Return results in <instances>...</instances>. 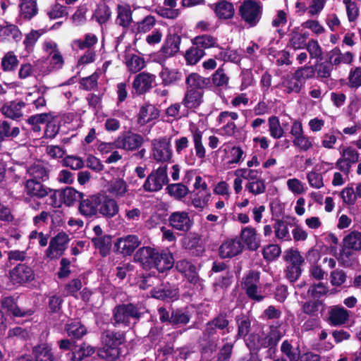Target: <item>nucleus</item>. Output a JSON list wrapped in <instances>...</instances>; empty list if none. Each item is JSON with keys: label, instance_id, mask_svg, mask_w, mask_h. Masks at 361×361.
Masks as SVG:
<instances>
[{"label": "nucleus", "instance_id": "f257e3e1", "mask_svg": "<svg viewBox=\"0 0 361 361\" xmlns=\"http://www.w3.org/2000/svg\"><path fill=\"white\" fill-rule=\"evenodd\" d=\"M263 12V5L260 1L245 0L239 7L241 18L249 25L255 27L259 22Z\"/></svg>", "mask_w": 361, "mask_h": 361}, {"label": "nucleus", "instance_id": "f03ea898", "mask_svg": "<svg viewBox=\"0 0 361 361\" xmlns=\"http://www.w3.org/2000/svg\"><path fill=\"white\" fill-rule=\"evenodd\" d=\"M141 312L139 308L133 304H124L116 306L114 310L113 320L114 324L129 326L131 322L139 319Z\"/></svg>", "mask_w": 361, "mask_h": 361}, {"label": "nucleus", "instance_id": "7ed1b4c3", "mask_svg": "<svg viewBox=\"0 0 361 361\" xmlns=\"http://www.w3.org/2000/svg\"><path fill=\"white\" fill-rule=\"evenodd\" d=\"M173 151L171 138L166 136L152 141V157L157 162L166 163L171 160Z\"/></svg>", "mask_w": 361, "mask_h": 361}, {"label": "nucleus", "instance_id": "20e7f679", "mask_svg": "<svg viewBox=\"0 0 361 361\" xmlns=\"http://www.w3.org/2000/svg\"><path fill=\"white\" fill-rule=\"evenodd\" d=\"M169 181L167 166H161L148 175L143 184V188L147 192H157L161 190L164 185H167Z\"/></svg>", "mask_w": 361, "mask_h": 361}, {"label": "nucleus", "instance_id": "39448f33", "mask_svg": "<svg viewBox=\"0 0 361 361\" xmlns=\"http://www.w3.org/2000/svg\"><path fill=\"white\" fill-rule=\"evenodd\" d=\"M70 238L64 232H60L51 238L49 247L45 251V257L49 260L60 258L68 248Z\"/></svg>", "mask_w": 361, "mask_h": 361}, {"label": "nucleus", "instance_id": "423d86ee", "mask_svg": "<svg viewBox=\"0 0 361 361\" xmlns=\"http://www.w3.org/2000/svg\"><path fill=\"white\" fill-rule=\"evenodd\" d=\"M259 284V273L257 271H250L245 278V293L250 299L256 302H261L264 298Z\"/></svg>", "mask_w": 361, "mask_h": 361}, {"label": "nucleus", "instance_id": "0eeeda50", "mask_svg": "<svg viewBox=\"0 0 361 361\" xmlns=\"http://www.w3.org/2000/svg\"><path fill=\"white\" fill-rule=\"evenodd\" d=\"M239 118L238 114L234 111H221L217 121L222 125L220 128L221 134L227 137L235 136L238 131L237 126L234 123Z\"/></svg>", "mask_w": 361, "mask_h": 361}, {"label": "nucleus", "instance_id": "6e6552de", "mask_svg": "<svg viewBox=\"0 0 361 361\" xmlns=\"http://www.w3.org/2000/svg\"><path fill=\"white\" fill-rule=\"evenodd\" d=\"M143 142L144 139L142 135L128 132L119 135L115 140V145L117 149L133 151L140 148Z\"/></svg>", "mask_w": 361, "mask_h": 361}, {"label": "nucleus", "instance_id": "1a4fd4ad", "mask_svg": "<svg viewBox=\"0 0 361 361\" xmlns=\"http://www.w3.org/2000/svg\"><path fill=\"white\" fill-rule=\"evenodd\" d=\"M43 181L27 179L24 183V192L30 198L42 199L50 192H52V189L42 184Z\"/></svg>", "mask_w": 361, "mask_h": 361}, {"label": "nucleus", "instance_id": "9d476101", "mask_svg": "<svg viewBox=\"0 0 361 361\" xmlns=\"http://www.w3.org/2000/svg\"><path fill=\"white\" fill-rule=\"evenodd\" d=\"M284 336V331L280 325H271L267 333L261 334L262 347L269 348V352H274L279 341Z\"/></svg>", "mask_w": 361, "mask_h": 361}, {"label": "nucleus", "instance_id": "9b49d317", "mask_svg": "<svg viewBox=\"0 0 361 361\" xmlns=\"http://www.w3.org/2000/svg\"><path fill=\"white\" fill-rule=\"evenodd\" d=\"M140 243L141 242L137 235H128L118 238L114 244V247L117 252L128 256L130 255Z\"/></svg>", "mask_w": 361, "mask_h": 361}, {"label": "nucleus", "instance_id": "f8f14e48", "mask_svg": "<svg viewBox=\"0 0 361 361\" xmlns=\"http://www.w3.org/2000/svg\"><path fill=\"white\" fill-rule=\"evenodd\" d=\"M47 60L49 64L47 68H43L45 63L43 59H39L34 63L35 70L38 71L43 75H47L52 71L61 69L64 64L63 57L61 54L51 56L50 58H47Z\"/></svg>", "mask_w": 361, "mask_h": 361}, {"label": "nucleus", "instance_id": "ddd939ff", "mask_svg": "<svg viewBox=\"0 0 361 361\" xmlns=\"http://www.w3.org/2000/svg\"><path fill=\"white\" fill-rule=\"evenodd\" d=\"M11 279L17 283L31 281L35 278L33 270L25 264H19L10 271Z\"/></svg>", "mask_w": 361, "mask_h": 361}, {"label": "nucleus", "instance_id": "4468645a", "mask_svg": "<svg viewBox=\"0 0 361 361\" xmlns=\"http://www.w3.org/2000/svg\"><path fill=\"white\" fill-rule=\"evenodd\" d=\"M341 157L336 162L337 166L344 172H348L352 164L359 159V153L353 147H348L341 152Z\"/></svg>", "mask_w": 361, "mask_h": 361}, {"label": "nucleus", "instance_id": "2eb2a0df", "mask_svg": "<svg viewBox=\"0 0 361 361\" xmlns=\"http://www.w3.org/2000/svg\"><path fill=\"white\" fill-rule=\"evenodd\" d=\"M169 221L173 228L181 231H189L192 225V220L185 212H173L169 216Z\"/></svg>", "mask_w": 361, "mask_h": 361}, {"label": "nucleus", "instance_id": "dca6fc26", "mask_svg": "<svg viewBox=\"0 0 361 361\" xmlns=\"http://www.w3.org/2000/svg\"><path fill=\"white\" fill-rule=\"evenodd\" d=\"M107 191L117 199L127 197L130 195V190L126 181L121 178L111 179L108 183Z\"/></svg>", "mask_w": 361, "mask_h": 361}, {"label": "nucleus", "instance_id": "f3484780", "mask_svg": "<svg viewBox=\"0 0 361 361\" xmlns=\"http://www.w3.org/2000/svg\"><path fill=\"white\" fill-rule=\"evenodd\" d=\"M100 203V195H92L81 200L79 206L80 213L87 217L97 215Z\"/></svg>", "mask_w": 361, "mask_h": 361}, {"label": "nucleus", "instance_id": "a211bd4d", "mask_svg": "<svg viewBox=\"0 0 361 361\" xmlns=\"http://www.w3.org/2000/svg\"><path fill=\"white\" fill-rule=\"evenodd\" d=\"M180 42L181 38L179 35L169 33L161 48V54L166 57L173 56L179 51Z\"/></svg>", "mask_w": 361, "mask_h": 361}, {"label": "nucleus", "instance_id": "6ab92c4d", "mask_svg": "<svg viewBox=\"0 0 361 361\" xmlns=\"http://www.w3.org/2000/svg\"><path fill=\"white\" fill-rule=\"evenodd\" d=\"M243 247L240 240L235 239L227 240L219 247V256L221 258H231L240 254Z\"/></svg>", "mask_w": 361, "mask_h": 361}, {"label": "nucleus", "instance_id": "aec40b11", "mask_svg": "<svg viewBox=\"0 0 361 361\" xmlns=\"http://www.w3.org/2000/svg\"><path fill=\"white\" fill-rule=\"evenodd\" d=\"M203 90L187 89L182 104L188 109H195L203 102Z\"/></svg>", "mask_w": 361, "mask_h": 361}, {"label": "nucleus", "instance_id": "412c9836", "mask_svg": "<svg viewBox=\"0 0 361 361\" xmlns=\"http://www.w3.org/2000/svg\"><path fill=\"white\" fill-rule=\"evenodd\" d=\"M158 250L151 247H142L137 250L134 255V260L140 262L146 268L152 267V263Z\"/></svg>", "mask_w": 361, "mask_h": 361}, {"label": "nucleus", "instance_id": "4be33fe9", "mask_svg": "<svg viewBox=\"0 0 361 361\" xmlns=\"http://www.w3.org/2000/svg\"><path fill=\"white\" fill-rule=\"evenodd\" d=\"M118 204L114 199L100 195V203L98 209L99 214L106 218H112L118 213Z\"/></svg>", "mask_w": 361, "mask_h": 361}, {"label": "nucleus", "instance_id": "5701e85b", "mask_svg": "<svg viewBox=\"0 0 361 361\" xmlns=\"http://www.w3.org/2000/svg\"><path fill=\"white\" fill-rule=\"evenodd\" d=\"M25 106V103L22 101H11L3 104L0 109L1 114L9 118L16 119L23 116L22 109Z\"/></svg>", "mask_w": 361, "mask_h": 361}, {"label": "nucleus", "instance_id": "b1692460", "mask_svg": "<svg viewBox=\"0 0 361 361\" xmlns=\"http://www.w3.org/2000/svg\"><path fill=\"white\" fill-rule=\"evenodd\" d=\"M154 80V75L145 72L140 73L136 75L133 87L138 94H143L152 87Z\"/></svg>", "mask_w": 361, "mask_h": 361}, {"label": "nucleus", "instance_id": "393cba45", "mask_svg": "<svg viewBox=\"0 0 361 361\" xmlns=\"http://www.w3.org/2000/svg\"><path fill=\"white\" fill-rule=\"evenodd\" d=\"M174 264L173 255L169 252H157L152 263V267H155L159 272L171 269Z\"/></svg>", "mask_w": 361, "mask_h": 361}, {"label": "nucleus", "instance_id": "a878e982", "mask_svg": "<svg viewBox=\"0 0 361 361\" xmlns=\"http://www.w3.org/2000/svg\"><path fill=\"white\" fill-rule=\"evenodd\" d=\"M320 259L319 253L314 250H311L307 252V259L310 263V274L312 277L317 280H322L324 279L325 271L317 264Z\"/></svg>", "mask_w": 361, "mask_h": 361}, {"label": "nucleus", "instance_id": "bb28decb", "mask_svg": "<svg viewBox=\"0 0 361 361\" xmlns=\"http://www.w3.org/2000/svg\"><path fill=\"white\" fill-rule=\"evenodd\" d=\"M213 9L219 19H231L235 13L233 4L226 0H220L214 4Z\"/></svg>", "mask_w": 361, "mask_h": 361}, {"label": "nucleus", "instance_id": "cd10ccee", "mask_svg": "<svg viewBox=\"0 0 361 361\" xmlns=\"http://www.w3.org/2000/svg\"><path fill=\"white\" fill-rule=\"evenodd\" d=\"M159 116V109L152 104H145L141 106L138 114L137 122L140 125H145Z\"/></svg>", "mask_w": 361, "mask_h": 361}, {"label": "nucleus", "instance_id": "c85d7f7f", "mask_svg": "<svg viewBox=\"0 0 361 361\" xmlns=\"http://www.w3.org/2000/svg\"><path fill=\"white\" fill-rule=\"evenodd\" d=\"M242 241L250 250H256L260 245V240L254 228L247 226L241 231Z\"/></svg>", "mask_w": 361, "mask_h": 361}, {"label": "nucleus", "instance_id": "c756f323", "mask_svg": "<svg viewBox=\"0 0 361 361\" xmlns=\"http://www.w3.org/2000/svg\"><path fill=\"white\" fill-rule=\"evenodd\" d=\"M281 352L283 361H298L300 358V350L298 348H294L288 340L283 341L281 345Z\"/></svg>", "mask_w": 361, "mask_h": 361}, {"label": "nucleus", "instance_id": "7c9ffc66", "mask_svg": "<svg viewBox=\"0 0 361 361\" xmlns=\"http://www.w3.org/2000/svg\"><path fill=\"white\" fill-rule=\"evenodd\" d=\"M2 307L6 309L15 317H27L34 313L32 309L22 310L15 302L14 300L11 297H6L2 300Z\"/></svg>", "mask_w": 361, "mask_h": 361}, {"label": "nucleus", "instance_id": "2f4dec72", "mask_svg": "<svg viewBox=\"0 0 361 361\" xmlns=\"http://www.w3.org/2000/svg\"><path fill=\"white\" fill-rule=\"evenodd\" d=\"M353 60V54L347 51L344 54L339 48L336 47L329 53V61L332 66H338L341 63L350 64Z\"/></svg>", "mask_w": 361, "mask_h": 361}, {"label": "nucleus", "instance_id": "473e14b6", "mask_svg": "<svg viewBox=\"0 0 361 361\" xmlns=\"http://www.w3.org/2000/svg\"><path fill=\"white\" fill-rule=\"evenodd\" d=\"M29 179L45 181L49 178V172L43 163L37 161L30 166L27 169Z\"/></svg>", "mask_w": 361, "mask_h": 361}, {"label": "nucleus", "instance_id": "72a5a7b5", "mask_svg": "<svg viewBox=\"0 0 361 361\" xmlns=\"http://www.w3.org/2000/svg\"><path fill=\"white\" fill-rule=\"evenodd\" d=\"M32 353L36 361H53L54 355L51 346L47 343L37 345L32 349Z\"/></svg>", "mask_w": 361, "mask_h": 361}, {"label": "nucleus", "instance_id": "f704fd0d", "mask_svg": "<svg viewBox=\"0 0 361 361\" xmlns=\"http://www.w3.org/2000/svg\"><path fill=\"white\" fill-rule=\"evenodd\" d=\"M22 33L18 27L15 25H7L0 28L1 41H15L18 42L21 39Z\"/></svg>", "mask_w": 361, "mask_h": 361}, {"label": "nucleus", "instance_id": "c9c22d12", "mask_svg": "<svg viewBox=\"0 0 361 361\" xmlns=\"http://www.w3.org/2000/svg\"><path fill=\"white\" fill-rule=\"evenodd\" d=\"M349 314L348 310L343 307L335 306L329 312V322L333 326L342 325L348 319Z\"/></svg>", "mask_w": 361, "mask_h": 361}, {"label": "nucleus", "instance_id": "e433bc0d", "mask_svg": "<svg viewBox=\"0 0 361 361\" xmlns=\"http://www.w3.org/2000/svg\"><path fill=\"white\" fill-rule=\"evenodd\" d=\"M116 23L123 27H128L133 22L132 11L128 5H118L117 7Z\"/></svg>", "mask_w": 361, "mask_h": 361}, {"label": "nucleus", "instance_id": "4c0bfd02", "mask_svg": "<svg viewBox=\"0 0 361 361\" xmlns=\"http://www.w3.org/2000/svg\"><path fill=\"white\" fill-rule=\"evenodd\" d=\"M187 89L201 90L208 85L209 80L202 77L197 73H192L188 75L185 80Z\"/></svg>", "mask_w": 361, "mask_h": 361}, {"label": "nucleus", "instance_id": "58836bf2", "mask_svg": "<svg viewBox=\"0 0 361 361\" xmlns=\"http://www.w3.org/2000/svg\"><path fill=\"white\" fill-rule=\"evenodd\" d=\"M282 86L285 88V91L288 94L299 93L304 86V82L295 77V73L291 76H287L283 78Z\"/></svg>", "mask_w": 361, "mask_h": 361}, {"label": "nucleus", "instance_id": "ea45409f", "mask_svg": "<svg viewBox=\"0 0 361 361\" xmlns=\"http://www.w3.org/2000/svg\"><path fill=\"white\" fill-rule=\"evenodd\" d=\"M125 63L128 71L133 73L139 72L145 66L144 59L136 54H127Z\"/></svg>", "mask_w": 361, "mask_h": 361}, {"label": "nucleus", "instance_id": "a19ab883", "mask_svg": "<svg viewBox=\"0 0 361 361\" xmlns=\"http://www.w3.org/2000/svg\"><path fill=\"white\" fill-rule=\"evenodd\" d=\"M37 13V3L35 0H21L20 14L25 20H30Z\"/></svg>", "mask_w": 361, "mask_h": 361}, {"label": "nucleus", "instance_id": "79ce46f5", "mask_svg": "<svg viewBox=\"0 0 361 361\" xmlns=\"http://www.w3.org/2000/svg\"><path fill=\"white\" fill-rule=\"evenodd\" d=\"M235 321L238 326L236 339L245 338L250 331L251 322L250 318L245 314H240L236 316Z\"/></svg>", "mask_w": 361, "mask_h": 361}, {"label": "nucleus", "instance_id": "37998d69", "mask_svg": "<svg viewBox=\"0 0 361 361\" xmlns=\"http://www.w3.org/2000/svg\"><path fill=\"white\" fill-rule=\"evenodd\" d=\"M153 298L159 300H176L178 297V288L176 286L164 288L161 290H153L152 291Z\"/></svg>", "mask_w": 361, "mask_h": 361}, {"label": "nucleus", "instance_id": "c03bdc74", "mask_svg": "<svg viewBox=\"0 0 361 361\" xmlns=\"http://www.w3.org/2000/svg\"><path fill=\"white\" fill-rule=\"evenodd\" d=\"M162 82L165 85H169L180 79V73L176 70L163 66L159 73Z\"/></svg>", "mask_w": 361, "mask_h": 361}, {"label": "nucleus", "instance_id": "a18cd8bd", "mask_svg": "<svg viewBox=\"0 0 361 361\" xmlns=\"http://www.w3.org/2000/svg\"><path fill=\"white\" fill-rule=\"evenodd\" d=\"M65 330L69 336L76 339L82 338L87 332L86 327L78 321H73L67 324Z\"/></svg>", "mask_w": 361, "mask_h": 361}, {"label": "nucleus", "instance_id": "49530a36", "mask_svg": "<svg viewBox=\"0 0 361 361\" xmlns=\"http://www.w3.org/2000/svg\"><path fill=\"white\" fill-rule=\"evenodd\" d=\"M94 247L98 249L102 255L106 256L111 248V238L109 235L94 237L92 238Z\"/></svg>", "mask_w": 361, "mask_h": 361}, {"label": "nucleus", "instance_id": "de8ad7c7", "mask_svg": "<svg viewBox=\"0 0 361 361\" xmlns=\"http://www.w3.org/2000/svg\"><path fill=\"white\" fill-rule=\"evenodd\" d=\"M344 245L355 251L361 250V233L356 231L350 232L344 238Z\"/></svg>", "mask_w": 361, "mask_h": 361}, {"label": "nucleus", "instance_id": "09e8293b", "mask_svg": "<svg viewBox=\"0 0 361 361\" xmlns=\"http://www.w3.org/2000/svg\"><path fill=\"white\" fill-rule=\"evenodd\" d=\"M63 203L67 206L73 204L76 201L82 198V193L78 192L73 188H66L61 190Z\"/></svg>", "mask_w": 361, "mask_h": 361}, {"label": "nucleus", "instance_id": "8fccbe9b", "mask_svg": "<svg viewBox=\"0 0 361 361\" xmlns=\"http://www.w3.org/2000/svg\"><path fill=\"white\" fill-rule=\"evenodd\" d=\"M102 341L105 345L117 347L124 341V335L120 332L106 331L102 336Z\"/></svg>", "mask_w": 361, "mask_h": 361}, {"label": "nucleus", "instance_id": "3c124183", "mask_svg": "<svg viewBox=\"0 0 361 361\" xmlns=\"http://www.w3.org/2000/svg\"><path fill=\"white\" fill-rule=\"evenodd\" d=\"M192 42L194 45L197 46L203 50L204 49L217 47L216 38L208 35L197 36L193 39Z\"/></svg>", "mask_w": 361, "mask_h": 361}, {"label": "nucleus", "instance_id": "603ef678", "mask_svg": "<svg viewBox=\"0 0 361 361\" xmlns=\"http://www.w3.org/2000/svg\"><path fill=\"white\" fill-rule=\"evenodd\" d=\"M97 41V37L94 34L87 33L85 35L84 39H74L72 42V47L80 49H90L96 44Z\"/></svg>", "mask_w": 361, "mask_h": 361}, {"label": "nucleus", "instance_id": "864d4df0", "mask_svg": "<svg viewBox=\"0 0 361 361\" xmlns=\"http://www.w3.org/2000/svg\"><path fill=\"white\" fill-rule=\"evenodd\" d=\"M289 43L294 49H303L306 46L307 37H304L295 27L290 31Z\"/></svg>", "mask_w": 361, "mask_h": 361}, {"label": "nucleus", "instance_id": "5fc2aeb1", "mask_svg": "<svg viewBox=\"0 0 361 361\" xmlns=\"http://www.w3.org/2000/svg\"><path fill=\"white\" fill-rule=\"evenodd\" d=\"M219 52L214 56L216 59L224 62L231 61L233 63H238L240 61V57L237 51L224 49L223 47H219Z\"/></svg>", "mask_w": 361, "mask_h": 361}, {"label": "nucleus", "instance_id": "6e6d98bb", "mask_svg": "<svg viewBox=\"0 0 361 361\" xmlns=\"http://www.w3.org/2000/svg\"><path fill=\"white\" fill-rule=\"evenodd\" d=\"M276 237L281 240H290V235L288 231V224L282 220H276L274 225Z\"/></svg>", "mask_w": 361, "mask_h": 361}, {"label": "nucleus", "instance_id": "4d7b16f0", "mask_svg": "<svg viewBox=\"0 0 361 361\" xmlns=\"http://www.w3.org/2000/svg\"><path fill=\"white\" fill-rule=\"evenodd\" d=\"M43 93L44 92L41 93L39 91L29 92L25 97V100L31 103L37 110H39L46 106V99Z\"/></svg>", "mask_w": 361, "mask_h": 361}, {"label": "nucleus", "instance_id": "13d9d810", "mask_svg": "<svg viewBox=\"0 0 361 361\" xmlns=\"http://www.w3.org/2000/svg\"><path fill=\"white\" fill-rule=\"evenodd\" d=\"M18 65L17 56L11 51L6 53L1 59V68L4 71H14Z\"/></svg>", "mask_w": 361, "mask_h": 361}, {"label": "nucleus", "instance_id": "bf43d9fd", "mask_svg": "<svg viewBox=\"0 0 361 361\" xmlns=\"http://www.w3.org/2000/svg\"><path fill=\"white\" fill-rule=\"evenodd\" d=\"M270 135L274 139L283 137L284 130L281 126L279 120L276 116H271L268 120Z\"/></svg>", "mask_w": 361, "mask_h": 361}, {"label": "nucleus", "instance_id": "052dcab7", "mask_svg": "<svg viewBox=\"0 0 361 361\" xmlns=\"http://www.w3.org/2000/svg\"><path fill=\"white\" fill-rule=\"evenodd\" d=\"M283 259L290 265L301 266L305 259L297 250L290 248L285 252Z\"/></svg>", "mask_w": 361, "mask_h": 361}, {"label": "nucleus", "instance_id": "680f3d73", "mask_svg": "<svg viewBox=\"0 0 361 361\" xmlns=\"http://www.w3.org/2000/svg\"><path fill=\"white\" fill-rule=\"evenodd\" d=\"M313 137L302 135L293 140V145L302 152H307L313 147Z\"/></svg>", "mask_w": 361, "mask_h": 361}, {"label": "nucleus", "instance_id": "e2e57ef3", "mask_svg": "<svg viewBox=\"0 0 361 361\" xmlns=\"http://www.w3.org/2000/svg\"><path fill=\"white\" fill-rule=\"evenodd\" d=\"M202 135L199 130H196L192 133V140L196 156L203 159L206 156V150L202 142Z\"/></svg>", "mask_w": 361, "mask_h": 361}, {"label": "nucleus", "instance_id": "0e129e2a", "mask_svg": "<svg viewBox=\"0 0 361 361\" xmlns=\"http://www.w3.org/2000/svg\"><path fill=\"white\" fill-rule=\"evenodd\" d=\"M204 51L197 46L190 47L185 53V58L188 63L196 64L204 55Z\"/></svg>", "mask_w": 361, "mask_h": 361}, {"label": "nucleus", "instance_id": "69168bd1", "mask_svg": "<svg viewBox=\"0 0 361 361\" xmlns=\"http://www.w3.org/2000/svg\"><path fill=\"white\" fill-rule=\"evenodd\" d=\"M214 327L219 330L223 331V334H228L231 332V327L229 326V321L227 319L226 313H221L217 317L214 318L212 321Z\"/></svg>", "mask_w": 361, "mask_h": 361}, {"label": "nucleus", "instance_id": "338daca9", "mask_svg": "<svg viewBox=\"0 0 361 361\" xmlns=\"http://www.w3.org/2000/svg\"><path fill=\"white\" fill-rule=\"evenodd\" d=\"M167 190L171 196L178 200L185 197L189 192L188 188L182 183L171 184L168 185Z\"/></svg>", "mask_w": 361, "mask_h": 361}, {"label": "nucleus", "instance_id": "774afa93", "mask_svg": "<svg viewBox=\"0 0 361 361\" xmlns=\"http://www.w3.org/2000/svg\"><path fill=\"white\" fill-rule=\"evenodd\" d=\"M111 13L109 6L102 4L98 6L94 13V17L99 24H103L108 21Z\"/></svg>", "mask_w": 361, "mask_h": 361}]
</instances>
